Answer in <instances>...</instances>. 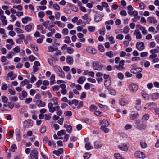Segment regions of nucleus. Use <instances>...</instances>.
I'll list each match as a JSON object with an SVG mask.
<instances>
[{
    "label": "nucleus",
    "instance_id": "f257e3e1",
    "mask_svg": "<svg viewBox=\"0 0 159 159\" xmlns=\"http://www.w3.org/2000/svg\"><path fill=\"white\" fill-rule=\"evenodd\" d=\"M109 125V122L106 119H103L100 123L101 129L105 133H108L109 131V129L107 127Z\"/></svg>",
    "mask_w": 159,
    "mask_h": 159
},
{
    "label": "nucleus",
    "instance_id": "f03ea898",
    "mask_svg": "<svg viewBox=\"0 0 159 159\" xmlns=\"http://www.w3.org/2000/svg\"><path fill=\"white\" fill-rule=\"evenodd\" d=\"M125 62V61L124 60H122L120 61L118 65H116L115 67L118 70L123 71L125 69V68L124 66V65Z\"/></svg>",
    "mask_w": 159,
    "mask_h": 159
},
{
    "label": "nucleus",
    "instance_id": "7ed1b4c3",
    "mask_svg": "<svg viewBox=\"0 0 159 159\" xmlns=\"http://www.w3.org/2000/svg\"><path fill=\"white\" fill-rule=\"evenodd\" d=\"M38 152L37 150L34 148L31 151L30 157L31 159H38Z\"/></svg>",
    "mask_w": 159,
    "mask_h": 159
},
{
    "label": "nucleus",
    "instance_id": "20e7f679",
    "mask_svg": "<svg viewBox=\"0 0 159 159\" xmlns=\"http://www.w3.org/2000/svg\"><path fill=\"white\" fill-rule=\"evenodd\" d=\"M102 66L98 62H94L93 64V68L94 70H101L102 69Z\"/></svg>",
    "mask_w": 159,
    "mask_h": 159
},
{
    "label": "nucleus",
    "instance_id": "39448f33",
    "mask_svg": "<svg viewBox=\"0 0 159 159\" xmlns=\"http://www.w3.org/2000/svg\"><path fill=\"white\" fill-rule=\"evenodd\" d=\"M136 48L139 51H142L144 49L145 46L143 42H138L137 43L136 45Z\"/></svg>",
    "mask_w": 159,
    "mask_h": 159
},
{
    "label": "nucleus",
    "instance_id": "423d86ee",
    "mask_svg": "<svg viewBox=\"0 0 159 159\" xmlns=\"http://www.w3.org/2000/svg\"><path fill=\"white\" fill-rule=\"evenodd\" d=\"M136 27L140 30L143 35H146L148 33L147 31L146 30L145 27L142 26L140 24H137L136 25Z\"/></svg>",
    "mask_w": 159,
    "mask_h": 159
},
{
    "label": "nucleus",
    "instance_id": "0eeeda50",
    "mask_svg": "<svg viewBox=\"0 0 159 159\" xmlns=\"http://www.w3.org/2000/svg\"><path fill=\"white\" fill-rule=\"evenodd\" d=\"M104 16L103 14H98L95 15L94 17L95 21L96 22H98L102 20Z\"/></svg>",
    "mask_w": 159,
    "mask_h": 159
},
{
    "label": "nucleus",
    "instance_id": "6e6552de",
    "mask_svg": "<svg viewBox=\"0 0 159 159\" xmlns=\"http://www.w3.org/2000/svg\"><path fill=\"white\" fill-rule=\"evenodd\" d=\"M136 36L137 39H140L142 38V35L139 30L138 29H136L133 34Z\"/></svg>",
    "mask_w": 159,
    "mask_h": 159
},
{
    "label": "nucleus",
    "instance_id": "1a4fd4ad",
    "mask_svg": "<svg viewBox=\"0 0 159 159\" xmlns=\"http://www.w3.org/2000/svg\"><path fill=\"white\" fill-rule=\"evenodd\" d=\"M135 156L138 158H145V156L144 153L140 151L136 152L134 154Z\"/></svg>",
    "mask_w": 159,
    "mask_h": 159
},
{
    "label": "nucleus",
    "instance_id": "9d476101",
    "mask_svg": "<svg viewBox=\"0 0 159 159\" xmlns=\"http://www.w3.org/2000/svg\"><path fill=\"white\" fill-rule=\"evenodd\" d=\"M129 90L132 92H135L138 89V86L134 84H132L129 86Z\"/></svg>",
    "mask_w": 159,
    "mask_h": 159
},
{
    "label": "nucleus",
    "instance_id": "9b49d317",
    "mask_svg": "<svg viewBox=\"0 0 159 159\" xmlns=\"http://www.w3.org/2000/svg\"><path fill=\"white\" fill-rule=\"evenodd\" d=\"M138 116L139 114L137 112H134L133 111L129 115V118L131 120H135Z\"/></svg>",
    "mask_w": 159,
    "mask_h": 159
},
{
    "label": "nucleus",
    "instance_id": "f8f14e48",
    "mask_svg": "<svg viewBox=\"0 0 159 159\" xmlns=\"http://www.w3.org/2000/svg\"><path fill=\"white\" fill-rule=\"evenodd\" d=\"M103 146L102 143L100 141H97L94 142V146L95 148L98 149L101 148Z\"/></svg>",
    "mask_w": 159,
    "mask_h": 159
},
{
    "label": "nucleus",
    "instance_id": "ddd939ff",
    "mask_svg": "<svg viewBox=\"0 0 159 159\" xmlns=\"http://www.w3.org/2000/svg\"><path fill=\"white\" fill-rule=\"evenodd\" d=\"M86 50L88 52L93 54H95L97 53L96 50L92 47H88Z\"/></svg>",
    "mask_w": 159,
    "mask_h": 159
},
{
    "label": "nucleus",
    "instance_id": "4468645a",
    "mask_svg": "<svg viewBox=\"0 0 159 159\" xmlns=\"http://www.w3.org/2000/svg\"><path fill=\"white\" fill-rule=\"evenodd\" d=\"M53 104L51 102L48 104V107L49 111L51 113H53L55 111V107H53Z\"/></svg>",
    "mask_w": 159,
    "mask_h": 159
},
{
    "label": "nucleus",
    "instance_id": "2eb2a0df",
    "mask_svg": "<svg viewBox=\"0 0 159 159\" xmlns=\"http://www.w3.org/2000/svg\"><path fill=\"white\" fill-rule=\"evenodd\" d=\"M142 71V69L141 68H133L131 69L130 72L133 74H137V73L141 72Z\"/></svg>",
    "mask_w": 159,
    "mask_h": 159
},
{
    "label": "nucleus",
    "instance_id": "dca6fc26",
    "mask_svg": "<svg viewBox=\"0 0 159 159\" xmlns=\"http://www.w3.org/2000/svg\"><path fill=\"white\" fill-rule=\"evenodd\" d=\"M16 77V75L14 74L13 71H11L7 74V77H10L11 80H14Z\"/></svg>",
    "mask_w": 159,
    "mask_h": 159
},
{
    "label": "nucleus",
    "instance_id": "f3484780",
    "mask_svg": "<svg viewBox=\"0 0 159 159\" xmlns=\"http://www.w3.org/2000/svg\"><path fill=\"white\" fill-rule=\"evenodd\" d=\"M147 20V21L150 23H153L156 24L157 23V21L153 17H149L148 18Z\"/></svg>",
    "mask_w": 159,
    "mask_h": 159
},
{
    "label": "nucleus",
    "instance_id": "a211bd4d",
    "mask_svg": "<svg viewBox=\"0 0 159 159\" xmlns=\"http://www.w3.org/2000/svg\"><path fill=\"white\" fill-rule=\"evenodd\" d=\"M0 19L2 21L3 25L5 26L7 24V21L6 20V17L5 16H1Z\"/></svg>",
    "mask_w": 159,
    "mask_h": 159
},
{
    "label": "nucleus",
    "instance_id": "6ab92c4d",
    "mask_svg": "<svg viewBox=\"0 0 159 159\" xmlns=\"http://www.w3.org/2000/svg\"><path fill=\"white\" fill-rule=\"evenodd\" d=\"M31 20V18L28 16H26L21 20L22 22L24 24H26L28 22L30 21Z\"/></svg>",
    "mask_w": 159,
    "mask_h": 159
},
{
    "label": "nucleus",
    "instance_id": "aec40b11",
    "mask_svg": "<svg viewBox=\"0 0 159 159\" xmlns=\"http://www.w3.org/2000/svg\"><path fill=\"white\" fill-rule=\"evenodd\" d=\"M36 104L39 107H42L45 106V103L44 102H42L41 100H38L36 102Z\"/></svg>",
    "mask_w": 159,
    "mask_h": 159
},
{
    "label": "nucleus",
    "instance_id": "412c9836",
    "mask_svg": "<svg viewBox=\"0 0 159 159\" xmlns=\"http://www.w3.org/2000/svg\"><path fill=\"white\" fill-rule=\"evenodd\" d=\"M141 103V100L140 99H139L136 100L135 108L138 110H140L141 109V107L140 106Z\"/></svg>",
    "mask_w": 159,
    "mask_h": 159
},
{
    "label": "nucleus",
    "instance_id": "4be33fe9",
    "mask_svg": "<svg viewBox=\"0 0 159 159\" xmlns=\"http://www.w3.org/2000/svg\"><path fill=\"white\" fill-rule=\"evenodd\" d=\"M82 18L83 19L85 20L88 24H89L90 21L91 20V18H89V16L87 14H85L83 16Z\"/></svg>",
    "mask_w": 159,
    "mask_h": 159
},
{
    "label": "nucleus",
    "instance_id": "5701e85b",
    "mask_svg": "<svg viewBox=\"0 0 159 159\" xmlns=\"http://www.w3.org/2000/svg\"><path fill=\"white\" fill-rule=\"evenodd\" d=\"M104 85L106 87H109L111 85V79L109 78L108 80H106L104 82Z\"/></svg>",
    "mask_w": 159,
    "mask_h": 159
},
{
    "label": "nucleus",
    "instance_id": "b1692460",
    "mask_svg": "<svg viewBox=\"0 0 159 159\" xmlns=\"http://www.w3.org/2000/svg\"><path fill=\"white\" fill-rule=\"evenodd\" d=\"M73 59L72 57L70 56L67 57L66 59V61L68 63L72 64L73 63Z\"/></svg>",
    "mask_w": 159,
    "mask_h": 159
},
{
    "label": "nucleus",
    "instance_id": "393cba45",
    "mask_svg": "<svg viewBox=\"0 0 159 159\" xmlns=\"http://www.w3.org/2000/svg\"><path fill=\"white\" fill-rule=\"evenodd\" d=\"M86 80V78L84 76H81L77 80V82L78 83L82 84Z\"/></svg>",
    "mask_w": 159,
    "mask_h": 159
},
{
    "label": "nucleus",
    "instance_id": "a878e982",
    "mask_svg": "<svg viewBox=\"0 0 159 159\" xmlns=\"http://www.w3.org/2000/svg\"><path fill=\"white\" fill-rule=\"evenodd\" d=\"M142 95L143 98L145 100H148L149 98V95L146 93L144 91H143L142 92Z\"/></svg>",
    "mask_w": 159,
    "mask_h": 159
},
{
    "label": "nucleus",
    "instance_id": "bb28decb",
    "mask_svg": "<svg viewBox=\"0 0 159 159\" xmlns=\"http://www.w3.org/2000/svg\"><path fill=\"white\" fill-rule=\"evenodd\" d=\"M54 24H57L59 27L63 28L65 26V24L59 21H56L54 22Z\"/></svg>",
    "mask_w": 159,
    "mask_h": 159
},
{
    "label": "nucleus",
    "instance_id": "cd10ccee",
    "mask_svg": "<svg viewBox=\"0 0 159 159\" xmlns=\"http://www.w3.org/2000/svg\"><path fill=\"white\" fill-rule=\"evenodd\" d=\"M118 147L122 150L126 151L128 150V147L126 145H119Z\"/></svg>",
    "mask_w": 159,
    "mask_h": 159
},
{
    "label": "nucleus",
    "instance_id": "c85d7f7f",
    "mask_svg": "<svg viewBox=\"0 0 159 159\" xmlns=\"http://www.w3.org/2000/svg\"><path fill=\"white\" fill-rule=\"evenodd\" d=\"M55 75L54 74H52L50 78V85H52L55 80Z\"/></svg>",
    "mask_w": 159,
    "mask_h": 159
},
{
    "label": "nucleus",
    "instance_id": "c756f323",
    "mask_svg": "<svg viewBox=\"0 0 159 159\" xmlns=\"http://www.w3.org/2000/svg\"><path fill=\"white\" fill-rule=\"evenodd\" d=\"M138 129L140 130H143L145 129L147 125L146 124L144 123L140 124L138 126Z\"/></svg>",
    "mask_w": 159,
    "mask_h": 159
},
{
    "label": "nucleus",
    "instance_id": "7c9ffc66",
    "mask_svg": "<svg viewBox=\"0 0 159 159\" xmlns=\"http://www.w3.org/2000/svg\"><path fill=\"white\" fill-rule=\"evenodd\" d=\"M159 52V47H157L156 49H152L150 50V52L151 54H155Z\"/></svg>",
    "mask_w": 159,
    "mask_h": 159
},
{
    "label": "nucleus",
    "instance_id": "2f4dec72",
    "mask_svg": "<svg viewBox=\"0 0 159 159\" xmlns=\"http://www.w3.org/2000/svg\"><path fill=\"white\" fill-rule=\"evenodd\" d=\"M32 28V26L30 24H29L26 25L25 27V29L27 32H30L31 31Z\"/></svg>",
    "mask_w": 159,
    "mask_h": 159
},
{
    "label": "nucleus",
    "instance_id": "473e14b6",
    "mask_svg": "<svg viewBox=\"0 0 159 159\" xmlns=\"http://www.w3.org/2000/svg\"><path fill=\"white\" fill-rule=\"evenodd\" d=\"M48 51L50 52H52L54 51H56L58 50V48H54L52 46H48Z\"/></svg>",
    "mask_w": 159,
    "mask_h": 159
},
{
    "label": "nucleus",
    "instance_id": "72a5a7b5",
    "mask_svg": "<svg viewBox=\"0 0 159 159\" xmlns=\"http://www.w3.org/2000/svg\"><path fill=\"white\" fill-rule=\"evenodd\" d=\"M54 69L56 73H58L59 71H61V70H62L61 67L57 66H54Z\"/></svg>",
    "mask_w": 159,
    "mask_h": 159
},
{
    "label": "nucleus",
    "instance_id": "f704fd0d",
    "mask_svg": "<svg viewBox=\"0 0 159 159\" xmlns=\"http://www.w3.org/2000/svg\"><path fill=\"white\" fill-rule=\"evenodd\" d=\"M76 24L77 25H79L81 24H83V25H82V26L83 27H85L86 25L85 22H83L81 19L79 20L77 22Z\"/></svg>",
    "mask_w": 159,
    "mask_h": 159
},
{
    "label": "nucleus",
    "instance_id": "c9c22d12",
    "mask_svg": "<svg viewBox=\"0 0 159 159\" xmlns=\"http://www.w3.org/2000/svg\"><path fill=\"white\" fill-rule=\"evenodd\" d=\"M141 147L143 148H145L147 146V144L145 141L141 140L140 142Z\"/></svg>",
    "mask_w": 159,
    "mask_h": 159
},
{
    "label": "nucleus",
    "instance_id": "e433bc0d",
    "mask_svg": "<svg viewBox=\"0 0 159 159\" xmlns=\"http://www.w3.org/2000/svg\"><path fill=\"white\" fill-rule=\"evenodd\" d=\"M156 107L155 104L153 103H150L149 104L148 106V108L150 110H152V109L155 108Z\"/></svg>",
    "mask_w": 159,
    "mask_h": 159
},
{
    "label": "nucleus",
    "instance_id": "4c0bfd02",
    "mask_svg": "<svg viewBox=\"0 0 159 159\" xmlns=\"http://www.w3.org/2000/svg\"><path fill=\"white\" fill-rule=\"evenodd\" d=\"M85 147L87 150H89L93 148V146H91L89 143H87L85 145Z\"/></svg>",
    "mask_w": 159,
    "mask_h": 159
},
{
    "label": "nucleus",
    "instance_id": "58836bf2",
    "mask_svg": "<svg viewBox=\"0 0 159 159\" xmlns=\"http://www.w3.org/2000/svg\"><path fill=\"white\" fill-rule=\"evenodd\" d=\"M159 96V94L157 93H153L151 96V98L153 99H157Z\"/></svg>",
    "mask_w": 159,
    "mask_h": 159
},
{
    "label": "nucleus",
    "instance_id": "ea45409f",
    "mask_svg": "<svg viewBox=\"0 0 159 159\" xmlns=\"http://www.w3.org/2000/svg\"><path fill=\"white\" fill-rule=\"evenodd\" d=\"M65 39L64 40V42L66 43L69 44L71 43V40L69 36H66L65 37Z\"/></svg>",
    "mask_w": 159,
    "mask_h": 159
},
{
    "label": "nucleus",
    "instance_id": "a19ab883",
    "mask_svg": "<svg viewBox=\"0 0 159 159\" xmlns=\"http://www.w3.org/2000/svg\"><path fill=\"white\" fill-rule=\"evenodd\" d=\"M58 75L61 77L64 78L65 77V74L63 71L62 70H61V71H59L58 73H57Z\"/></svg>",
    "mask_w": 159,
    "mask_h": 159
},
{
    "label": "nucleus",
    "instance_id": "79ce46f5",
    "mask_svg": "<svg viewBox=\"0 0 159 159\" xmlns=\"http://www.w3.org/2000/svg\"><path fill=\"white\" fill-rule=\"evenodd\" d=\"M58 75L61 77L64 78L65 77V74L63 71L62 70H61V71H59L58 73H57Z\"/></svg>",
    "mask_w": 159,
    "mask_h": 159
},
{
    "label": "nucleus",
    "instance_id": "37998d69",
    "mask_svg": "<svg viewBox=\"0 0 159 159\" xmlns=\"http://www.w3.org/2000/svg\"><path fill=\"white\" fill-rule=\"evenodd\" d=\"M14 30L17 34H22L24 32L23 30L19 28H15Z\"/></svg>",
    "mask_w": 159,
    "mask_h": 159
},
{
    "label": "nucleus",
    "instance_id": "c03bdc74",
    "mask_svg": "<svg viewBox=\"0 0 159 159\" xmlns=\"http://www.w3.org/2000/svg\"><path fill=\"white\" fill-rule=\"evenodd\" d=\"M106 56L108 57L109 58H112L113 57V52L112 51H109L107 52L106 53Z\"/></svg>",
    "mask_w": 159,
    "mask_h": 159
},
{
    "label": "nucleus",
    "instance_id": "a18cd8bd",
    "mask_svg": "<svg viewBox=\"0 0 159 159\" xmlns=\"http://www.w3.org/2000/svg\"><path fill=\"white\" fill-rule=\"evenodd\" d=\"M69 30L66 28H64L62 30V33L64 35H66L68 34Z\"/></svg>",
    "mask_w": 159,
    "mask_h": 159
},
{
    "label": "nucleus",
    "instance_id": "49530a36",
    "mask_svg": "<svg viewBox=\"0 0 159 159\" xmlns=\"http://www.w3.org/2000/svg\"><path fill=\"white\" fill-rule=\"evenodd\" d=\"M98 106L104 110H107V109L108 107L105 105H103L99 103L98 104Z\"/></svg>",
    "mask_w": 159,
    "mask_h": 159
},
{
    "label": "nucleus",
    "instance_id": "de8ad7c7",
    "mask_svg": "<svg viewBox=\"0 0 159 159\" xmlns=\"http://www.w3.org/2000/svg\"><path fill=\"white\" fill-rule=\"evenodd\" d=\"M53 8L56 10H60V8L59 6L57 4H54L53 5Z\"/></svg>",
    "mask_w": 159,
    "mask_h": 159
},
{
    "label": "nucleus",
    "instance_id": "09e8293b",
    "mask_svg": "<svg viewBox=\"0 0 159 159\" xmlns=\"http://www.w3.org/2000/svg\"><path fill=\"white\" fill-rule=\"evenodd\" d=\"M13 7L14 9H17L20 11L21 10L23 9V7L21 5H18L17 6L14 5L13 6Z\"/></svg>",
    "mask_w": 159,
    "mask_h": 159
},
{
    "label": "nucleus",
    "instance_id": "8fccbe9b",
    "mask_svg": "<svg viewBox=\"0 0 159 159\" xmlns=\"http://www.w3.org/2000/svg\"><path fill=\"white\" fill-rule=\"evenodd\" d=\"M130 29L128 27L125 26L124 27L123 29V32L124 33L127 34L128 33Z\"/></svg>",
    "mask_w": 159,
    "mask_h": 159
},
{
    "label": "nucleus",
    "instance_id": "3c124183",
    "mask_svg": "<svg viewBox=\"0 0 159 159\" xmlns=\"http://www.w3.org/2000/svg\"><path fill=\"white\" fill-rule=\"evenodd\" d=\"M107 89L109 92L110 94L112 95H115L116 94V92L114 90L109 88H107Z\"/></svg>",
    "mask_w": 159,
    "mask_h": 159
},
{
    "label": "nucleus",
    "instance_id": "603ef678",
    "mask_svg": "<svg viewBox=\"0 0 159 159\" xmlns=\"http://www.w3.org/2000/svg\"><path fill=\"white\" fill-rule=\"evenodd\" d=\"M114 157L116 159H123L120 154L119 153H116L114 154Z\"/></svg>",
    "mask_w": 159,
    "mask_h": 159
},
{
    "label": "nucleus",
    "instance_id": "864d4df0",
    "mask_svg": "<svg viewBox=\"0 0 159 159\" xmlns=\"http://www.w3.org/2000/svg\"><path fill=\"white\" fill-rule=\"evenodd\" d=\"M67 51L68 53L69 54H71L74 52L73 49L71 47H68L67 48Z\"/></svg>",
    "mask_w": 159,
    "mask_h": 159
},
{
    "label": "nucleus",
    "instance_id": "5fc2aeb1",
    "mask_svg": "<svg viewBox=\"0 0 159 159\" xmlns=\"http://www.w3.org/2000/svg\"><path fill=\"white\" fill-rule=\"evenodd\" d=\"M66 131L64 130H62L57 132V134L58 136H60L65 134Z\"/></svg>",
    "mask_w": 159,
    "mask_h": 159
},
{
    "label": "nucleus",
    "instance_id": "6e6d98bb",
    "mask_svg": "<svg viewBox=\"0 0 159 159\" xmlns=\"http://www.w3.org/2000/svg\"><path fill=\"white\" fill-rule=\"evenodd\" d=\"M95 30V27L94 26H89L88 27V30L90 32H94Z\"/></svg>",
    "mask_w": 159,
    "mask_h": 159
},
{
    "label": "nucleus",
    "instance_id": "4d7b16f0",
    "mask_svg": "<svg viewBox=\"0 0 159 159\" xmlns=\"http://www.w3.org/2000/svg\"><path fill=\"white\" fill-rule=\"evenodd\" d=\"M6 41L8 43L11 44V45H13L15 44L13 39H7L6 40Z\"/></svg>",
    "mask_w": 159,
    "mask_h": 159
},
{
    "label": "nucleus",
    "instance_id": "13d9d810",
    "mask_svg": "<svg viewBox=\"0 0 159 159\" xmlns=\"http://www.w3.org/2000/svg\"><path fill=\"white\" fill-rule=\"evenodd\" d=\"M38 15L40 18H42L45 16V13L43 11H40L38 13Z\"/></svg>",
    "mask_w": 159,
    "mask_h": 159
},
{
    "label": "nucleus",
    "instance_id": "bf43d9fd",
    "mask_svg": "<svg viewBox=\"0 0 159 159\" xmlns=\"http://www.w3.org/2000/svg\"><path fill=\"white\" fill-rule=\"evenodd\" d=\"M149 115L148 114H146L142 117V120L143 121H146L149 119Z\"/></svg>",
    "mask_w": 159,
    "mask_h": 159
},
{
    "label": "nucleus",
    "instance_id": "052dcab7",
    "mask_svg": "<svg viewBox=\"0 0 159 159\" xmlns=\"http://www.w3.org/2000/svg\"><path fill=\"white\" fill-rule=\"evenodd\" d=\"M98 50L101 52H103L104 51V48L103 46L102 45H99L98 46Z\"/></svg>",
    "mask_w": 159,
    "mask_h": 159
},
{
    "label": "nucleus",
    "instance_id": "680f3d73",
    "mask_svg": "<svg viewBox=\"0 0 159 159\" xmlns=\"http://www.w3.org/2000/svg\"><path fill=\"white\" fill-rule=\"evenodd\" d=\"M90 108L91 111H93L97 109V107L93 105H91L90 106Z\"/></svg>",
    "mask_w": 159,
    "mask_h": 159
},
{
    "label": "nucleus",
    "instance_id": "e2e57ef3",
    "mask_svg": "<svg viewBox=\"0 0 159 159\" xmlns=\"http://www.w3.org/2000/svg\"><path fill=\"white\" fill-rule=\"evenodd\" d=\"M13 50L16 53H18L20 51V48L19 47L16 46L13 49Z\"/></svg>",
    "mask_w": 159,
    "mask_h": 159
},
{
    "label": "nucleus",
    "instance_id": "0e129e2a",
    "mask_svg": "<svg viewBox=\"0 0 159 159\" xmlns=\"http://www.w3.org/2000/svg\"><path fill=\"white\" fill-rule=\"evenodd\" d=\"M66 131L69 133H70L72 132V127L70 125H69L66 128Z\"/></svg>",
    "mask_w": 159,
    "mask_h": 159
},
{
    "label": "nucleus",
    "instance_id": "69168bd1",
    "mask_svg": "<svg viewBox=\"0 0 159 159\" xmlns=\"http://www.w3.org/2000/svg\"><path fill=\"white\" fill-rule=\"evenodd\" d=\"M36 80V78L34 75H32L30 78V83H33Z\"/></svg>",
    "mask_w": 159,
    "mask_h": 159
},
{
    "label": "nucleus",
    "instance_id": "338daca9",
    "mask_svg": "<svg viewBox=\"0 0 159 159\" xmlns=\"http://www.w3.org/2000/svg\"><path fill=\"white\" fill-rule=\"evenodd\" d=\"M32 100V98L30 97L25 99V103L27 104L30 103Z\"/></svg>",
    "mask_w": 159,
    "mask_h": 159
},
{
    "label": "nucleus",
    "instance_id": "774afa93",
    "mask_svg": "<svg viewBox=\"0 0 159 159\" xmlns=\"http://www.w3.org/2000/svg\"><path fill=\"white\" fill-rule=\"evenodd\" d=\"M117 76L118 78L120 80H122L124 78V75L121 73L119 72L117 74Z\"/></svg>",
    "mask_w": 159,
    "mask_h": 159
}]
</instances>
